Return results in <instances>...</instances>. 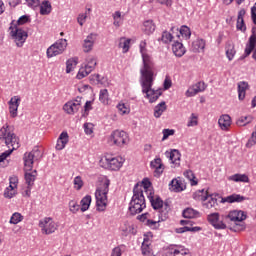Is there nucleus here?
<instances>
[{
    "label": "nucleus",
    "mask_w": 256,
    "mask_h": 256,
    "mask_svg": "<svg viewBox=\"0 0 256 256\" xmlns=\"http://www.w3.org/2000/svg\"><path fill=\"white\" fill-rule=\"evenodd\" d=\"M184 176L191 181V185H197V181L195 180V174L193 171L187 170L184 172Z\"/></svg>",
    "instance_id": "48"
},
{
    "label": "nucleus",
    "mask_w": 256,
    "mask_h": 256,
    "mask_svg": "<svg viewBox=\"0 0 256 256\" xmlns=\"http://www.w3.org/2000/svg\"><path fill=\"white\" fill-rule=\"evenodd\" d=\"M109 142L113 143V145H117V147H123V145H127L129 143V134L123 130H115L110 135Z\"/></svg>",
    "instance_id": "7"
},
{
    "label": "nucleus",
    "mask_w": 256,
    "mask_h": 256,
    "mask_svg": "<svg viewBox=\"0 0 256 256\" xmlns=\"http://www.w3.org/2000/svg\"><path fill=\"white\" fill-rule=\"evenodd\" d=\"M117 109L120 111V113H122V115H127V113H129V108H127L125 104H118Z\"/></svg>",
    "instance_id": "60"
},
{
    "label": "nucleus",
    "mask_w": 256,
    "mask_h": 256,
    "mask_svg": "<svg viewBox=\"0 0 256 256\" xmlns=\"http://www.w3.org/2000/svg\"><path fill=\"white\" fill-rule=\"evenodd\" d=\"M171 31H175V27H172ZM176 31H179L181 37H184L185 39H189V37H191V30L187 26H182L180 30L179 28H176Z\"/></svg>",
    "instance_id": "33"
},
{
    "label": "nucleus",
    "mask_w": 256,
    "mask_h": 256,
    "mask_svg": "<svg viewBox=\"0 0 256 256\" xmlns=\"http://www.w3.org/2000/svg\"><path fill=\"white\" fill-rule=\"evenodd\" d=\"M255 41H256V27H253L252 34L248 40V43L246 44L245 57H249V55L253 53V50L255 49Z\"/></svg>",
    "instance_id": "18"
},
{
    "label": "nucleus",
    "mask_w": 256,
    "mask_h": 256,
    "mask_svg": "<svg viewBox=\"0 0 256 256\" xmlns=\"http://www.w3.org/2000/svg\"><path fill=\"white\" fill-rule=\"evenodd\" d=\"M249 89V84L245 81L238 83V99L243 101L245 99V91Z\"/></svg>",
    "instance_id": "26"
},
{
    "label": "nucleus",
    "mask_w": 256,
    "mask_h": 256,
    "mask_svg": "<svg viewBox=\"0 0 256 256\" xmlns=\"http://www.w3.org/2000/svg\"><path fill=\"white\" fill-rule=\"evenodd\" d=\"M74 185L77 191H79L81 187H83V180L81 179V176H76L74 178Z\"/></svg>",
    "instance_id": "57"
},
{
    "label": "nucleus",
    "mask_w": 256,
    "mask_h": 256,
    "mask_svg": "<svg viewBox=\"0 0 256 256\" xmlns=\"http://www.w3.org/2000/svg\"><path fill=\"white\" fill-rule=\"evenodd\" d=\"M20 103H21V98L19 96L12 97L10 99V101L8 102L9 113H10V117H12V119H15V117H17V111L19 109Z\"/></svg>",
    "instance_id": "13"
},
{
    "label": "nucleus",
    "mask_w": 256,
    "mask_h": 256,
    "mask_svg": "<svg viewBox=\"0 0 256 256\" xmlns=\"http://www.w3.org/2000/svg\"><path fill=\"white\" fill-rule=\"evenodd\" d=\"M9 30L10 36L16 43L17 47H23V44L25 43V41H27V37H29L27 31L17 27V24L13 25V22L11 23Z\"/></svg>",
    "instance_id": "5"
},
{
    "label": "nucleus",
    "mask_w": 256,
    "mask_h": 256,
    "mask_svg": "<svg viewBox=\"0 0 256 256\" xmlns=\"http://www.w3.org/2000/svg\"><path fill=\"white\" fill-rule=\"evenodd\" d=\"M193 199H195V201H207V199H209V194L205 189L202 190H198L193 194Z\"/></svg>",
    "instance_id": "30"
},
{
    "label": "nucleus",
    "mask_w": 256,
    "mask_h": 256,
    "mask_svg": "<svg viewBox=\"0 0 256 256\" xmlns=\"http://www.w3.org/2000/svg\"><path fill=\"white\" fill-rule=\"evenodd\" d=\"M140 53L143 59V68L140 70L142 93L146 95V99H149V103H155L163 93L161 90L152 89L154 75L153 60L151 56L147 54V42H140Z\"/></svg>",
    "instance_id": "1"
},
{
    "label": "nucleus",
    "mask_w": 256,
    "mask_h": 256,
    "mask_svg": "<svg viewBox=\"0 0 256 256\" xmlns=\"http://www.w3.org/2000/svg\"><path fill=\"white\" fill-rule=\"evenodd\" d=\"M150 167H152V169H155V176L159 177L161 173H163V163L161 161V158H156L151 161Z\"/></svg>",
    "instance_id": "24"
},
{
    "label": "nucleus",
    "mask_w": 256,
    "mask_h": 256,
    "mask_svg": "<svg viewBox=\"0 0 256 256\" xmlns=\"http://www.w3.org/2000/svg\"><path fill=\"white\" fill-rule=\"evenodd\" d=\"M65 49H67V39H59L47 49L46 54L48 59L61 55Z\"/></svg>",
    "instance_id": "6"
},
{
    "label": "nucleus",
    "mask_w": 256,
    "mask_h": 256,
    "mask_svg": "<svg viewBox=\"0 0 256 256\" xmlns=\"http://www.w3.org/2000/svg\"><path fill=\"white\" fill-rule=\"evenodd\" d=\"M253 121V117L251 116H243L240 119L237 120L236 124L239 127H245V125H249Z\"/></svg>",
    "instance_id": "42"
},
{
    "label": "nucleus",
    "mask_w": 256,
    "mask_h": 256,
    "mask_svg": "<svg viewBox=\"0 0 256 256\" xmlns=\"http://www.w3.org/2000/svg\"><path fill=\"white\" fill-rule=\"evenodd\" d=\"M208 221L212 224L214 229H227V225L223 223V220H219V213L208 215Z\"/></svg>",
    "instance_id": "15"
},
{
    "label": "nucleus",
    "mask_w": 256,
    "mask_h": 256,
    "mask_svg": "<svg viewBox=\"0 0 256 256\" xmlns=\"http://www.w3.org/2000/svg\"><path fill=\"white\" fill-rule=\"evenodd\" d=\"M37 153H39V150L26 152L24 154V167L25 169H27V171H31V169H33V163L35 161V155H37Z\"/></svg>",
    "instance_id": "16"
},
{
    "label": "nucleus",
    "mask_w": 256,
    "mask_h": 256,
    "mask_svg": "<svg viewBox=\"0 0 256 256\" xmlns=\"http://www.w3.org/2000/svg\"><path fill=\"white\" fill-rule=\"evenodd\" d=\"M148 199L153 209H155V211H157V209H163V200L161 199V197L153 196V192L150 191Z\"/></svg>",
    "instance_id": "19"
},
{
    "label": "nucleus",
    "mask_w": 256,
    "mask_h": 256,
    "mask_svg": "<svg viewBox=\"0 0 256 256\" xmlns=\"http://www.w3.org/2000/svg\"><path fill=\"white\" fill-rule=\"evenodd\" d=\"M113 17V25L114 27H121V21L123 19V16L121 15V11H116L112 14Z\"/></svg>",
    "instance_id": "41"
},
{
    "label": "nucleus",
    "mask_w": 256,
    "mask_h": 256,
    "mask_svg": "<svg viewBox=\"0 0 256 256\" xmlns=\"http://www.w3.org/2000/svg\"><path fill=\"white\" fill-rule=\"evenodd\" d=\"M256 145V132H253L250 139L246 143V147L251 148Z\"/></svg>",
    "instance_id": "55"
},
{
    "label": "nucleus",
    "mask_w": 256,
    "mask_h": 256,
    "mask_svg": "<svg viewBox=\"0 0 256 256\" xmlns=\"http://www.w3.org/2000/svg\"><path fill=\"white\" fill-rule=\"evenodd\" d=\"M147 205L145 204V195H143V190L139 184L134 186L133 196L130 201L129 211L131 215H137L145 209Z\"/></svg>",
    "instance_id": "4"
},
{
    "label": "nucleus",
    "mask_w": 256,
    "mask_h": 256,
    "mask_svg": "<svg viewBox=\"0 0 256 256\" xmlns=\"http://www.w3.org/2000/svg\"><path fill=\"white\" fill-rule=\"evenodd\" d=\"M69 143V134L67 132H62L58 138L56 149L57 151H63L65 145Z\"/></svg>",
    "instance_id": "20"
},
{
    "label": "nucleus",
    "mask_w": 256,
    "mask_h": 256,
    "mask_svg": "<svg viewBox=\"0 0 256 256\" xmlns=\"http://www.w3.org/2000/svg\"><path fill=\"white\" fill-rule=\"evenodd\" d=\"M39 227L44 235H51L57 231V223L53 218L46 217L39 221Z\"/></svg>",
    "instance_id": "8"
},
{
    "label": "nucleus",
    "mask_w": 256,
    "mask_h": 256,
    "mask_svg": "<svg viewBox=\"0 0 256 256\" xmlns=\"http://www.w3.org/2000/svg\"><path fill=\"white\" fill-rule=\"evenodd\" d=\"M28 7H32V9H35V7H39V0H25Z\"/></svg>",
    "instance_id": "63"
},
{
    "label": "nucleus",
    "mask_w": 256,
    "mask_h": 256,
    "mask_svg": "<svg viewBox=\"0 0 256 256\" xmlns=\"http://www.w3.org/2000/svg\"><path fill=\"white\" fill-rule=\"evenodd\" d=\"M86 69L93 71L97 67V58L91 56L87 59V64L84 66Z\"/></svg>",
    "instance_id": "40"
},
{
    "label": "nucleus",
    "mask_w": 256,
    "mask_h": 256,
    "mask_svg": "<svg viewBox=\"0 0 256 256\" xmlns=\"http://www.w3.org/2000/svg\"><path fill=\"white\" fill-rule=\"evenodd\" d=\"M197 125V116L195 114L191 115V120L188 122L187 126L188 127H195Z\"/></svg>",
    "instance_id": "64"
},
{
    "label": "nucleus",
    "mask_w": 256,
    "mask_h": 256,
    "mask_svg": "<svg viewBox=\"0 0 256 256\" xmlns=\"http://www.w3.org/2000/svg\"><path fill=\"white\" fill-rule=\"evenodd\" d=\"M84 131L86 135H92L93 133V123H85L84 124Z\"/></svg>",
    "instance_id": "59"
},
{
    "label": "nucleus",
    "mask_w": 256,
    "mask_h": 256,
    "mask_svg": "<svg viewBox=\"0 0 256 256\" xmlns=\"http://www.w3.org/2000/svg\"><path fill=\"white\" fill-rule=\"evenodd\" d=\"M92 71L88 70V68H86V66L80 68L78 74H77V79H84V77H87V75H89V73H91Z\"/></svg>",
    "instance_id": "45"
},
{
    "label": "nucleus",
    "mask_w": 256,
    "mask_h": 256,
    "mask_svg": "<svg viewBox=\"0 0 256 256\" xmlns=\"http://www.w3.org/2000/svg\"><path fill=\"white\" fill-rule=\"evenodd\" d=\"M162 134H163L162 141H166V139H169V137H171V135H175V130H173V129H164L162 131Z\"/></svg>",
    "instance_id": "54"
},
{
    "label": "nucleus",
    "mask_w": 256,
    "mask_h": 256,
    "mask_svg": "<svg viewBox=\"0 0 256 256\" xmlns=\"http://www.w3.org/2000/svg\"><path fill=\"white\" fill-rule=\"evenodd\" d=\"M236 27L239 31H246L247 27L245 26V20L244 19H237Z\"/></svg>",
    "instance_id": "58"
},
{
    "label": "nucleus",
    "mask_w": 256,
    "mask_h": 256,
    "mask_svg": "<svg viewBox=\"0 0 256 256\" xmlns=\"http://www.w3.org/2000/svg\"><path fill=\"white\" fill-rule=\"evenodd\" d=\"M219 204L217 203V199L216 198H213V197H210V199L203 203V206L206 208V209H215Z\"/></svg>",
    "instance_id": "43"
},
{
    "label": "nucleus",
    "mask_w": 256,
    "mask_h": 256,
    "mask_svg": "<svg viewBox=\"0 0 256 256\" xmlns=\"http://www.w3.org/2000/svg\"><path fill=\"white\" fill-rule=\"evenodd\" d=\"M149 240L147 238H144V241L142 243V255H149Z\"/></svg>",
    "instance_id": "53"
},
{
    "label": "nucleus",
    "mask_w": 256,
    "mask_h": 256,
    "mask_svg": "<svg viewBox=\"0 0 256 256\" xmlns=\"http://www.w3.org/2000/svg\"><path fill=\"white\" fill-rule=\"evenodd\" d=\"M166 157H169L171 163L175 167H179L181 165V152L177 149H172L170 151L165 152Z\"/></svg>",
    "instance_id": "14"
},
{
    "label": "nucleus",
    "mask_w": 256,
    "mask_h": 256,
    "mask_svg": "<svg viewBox=\"0 0 256 256\" xmlns=\"http://www.w3.org/2000/svg\"><path fill=\"white\" fill-rule=\"evenodd\" d=\"M23 219L24 217L21 213L15 212L12 214L9 223L10 225H18V223H21V221H23Z\"/></svg>",
    "instance_id": "36"
},
{
    "label": "nucleus",
    "mask_w": 256,
    "mask_h": 256,
    "mask_svg": "<svg viewBox=\"0 0 256 256\" xmlns=\"http://www.w3.org/2000/svg\"><path fill=\"white\" fill-rule=\"evenodd\" d=\"M69 209L71 213H77L81 209V206L75 200H71L69 202Z\"/></svg>",
    "instance_id": "47"
},
{
    "label": "nucleus",
    "mask_w": 256,
    "mask_h": 256,
    "mask_svg": "<svg viewBox=\"0 0 256 256\" xmlns=\"http://www.w3.org/2000/svg\"><path fill=\"white\" fill-rule=\"evenodd\" d=\"M197 215H199V212L192 208H187L183 211V217L185 219H193L194 217H197Z\"/></svg>",
    "instance_id": "37"
},
{
    "label": "nucleus",
    "mask_w": 256,
    "mask_h": 256,
    "mask_svg": "<svg viewBox=\"0 0 256 256\" xmlns=\"http://www.w3.org/2000/svg\"><path fill=\"white\" fill-rule=\"evenodd\" d=\"M52 9L51 2L44 0L40 5V15H49Z\"/></svg>",
    "instance_id": "31"
},
{
    "label": "nucleus",
    "mask_w": 256,
    "mask_h": 256,
    "mask_svg": "<svg viewBox=\"0 0 256 256\" xmlns=\"http://www.w3.org/2000/svg\"><path fill=\"white\" fill-rule=\"evenodd\" d=\"M218 125L222 131H227L231 127V116L224 114L218 120Z\"/></svg>",
    "instance_id": "22"
},
{
    "label": "nucleus",
    "mask_w": 256,
    "mask_h": 256,
    "mask_svg": "<svg viewBox=\"0 0 256 256\" xmlns=\"http://www.w3.org/2000/svg\"><path fill=\"white\" fill-rule=\"evenodd\" d=\"M169 186H170V189H172V191H175L176 193L183 191V187H181V182H179V180L177 179H173L170 182Z\"/></svg>",
    "instance_id": "39"
},
{
    "label": "nucleus",
    "mask_w": 256,
    "mask_h": 256,
    "mask_svg": "<svg viewBox=\"0 0 256 256\" xmlns=\"http://www.w3.org/2000/svg\"><path fill=\"white\" fill-rule=\"evenodd\" d=\"M9 181H10L9 187H13L14 189H17V183H19V179H17V176L10 177Z\"/></svg>",
    "instance_id": "62"
},
{
    "label": "nucleus",
    "mask_w": 256,
    "mask_h": 256,
    "mask_svg": "<svg viewBox=\"0 0 256 256\" xmlns=\"http://www.w3.org/2000/svg\"><path fill=\"white\" fill-rule=\"evenodd\" d=\"M192 50L194 51V53L205 51V40L197 39L194 42H192Z\"/></svg>",
    "instance_id": "29"
},
{
    "label": "nucleus",
    "mask_w": 256,
    "mask_h": 256,
    "mask_svg": "<svg viewBox=\"0 0 256 256\" xmlns=\"http://www.w3.org/2000/svg\"><path fill=\"white\" fill-rule=\"evenodd\" d=\"M136 185L141 187V191H142V195H143V191H145L147 193V190L151 187V181H149V179H144L142 181V184L137 183Z\"/></svg>",
    "instance_id": "46"
},
{
    "label": "nucleus",
    "mask_w": 256,
    "mask_h": 256,
    "mask_svg": "<svg viewBox=\"0 0 256 256\" xmlns=\"http://www.w3.org/2000/svg\"><path fill=\"white\" fill-rule=\"evenodd\" d=\"M3 195H4L5 199H13V197H15V195H17V188H13V186H8L4 190Z\"/></svg>",
    "instance_id": "35"
},
{
    "label": "nucleus",
    "mask_w": 256,
    "mask_h": 256,
    "mask_svg": "<svg viewBox=\"0 0 256 256\" xmlns=\"http://www.w3.org/2000/svg\"><path fill=\"white\" fill-rule=\"evenodd\" d=\"M99 99L101 103H107V99H109V92L107 89H103L100 91Z\"/></svg>",
    "instance_id": "52"
},
{
    "label": "nucleus",
    "mask_w": 256,
    "mask_h": 256,
    "mask_svg": "<svg viewBox=\"0 0 256 256\" xmlns=\"http://www.w3.org/2000/svg\"><path fill=\"white\" fill-rule=\"evenodd\" d=\"M80 205H81L82 213H85V211H87V209H89V207L91 206V196L90 195L85 196L81 200Z\"/></svg>",
    "instance_id": "34"
},
{
    "label": "nucleus",
    "mask_w": 256,
    "mask_h": 256,
    "mask_svg": "<svg viewBox=\"0 0 256 256\" xmlns=\"http://www.w3.org/2000/svg\"><path fill=\"white\" fill-rule=\"evenodd\" d=\"M77 67V58H70L66 62V73H71Z\"/></svg>",
    "instance_id": "38"
},
{
    "label": "nucleus",
    "mask_w": 256,
    "mask_h": 256,
    "mask_svg": "<svg viewBox=\"0 0 256 256\" xmlns=\"http://www.w3.org/2000/svg\"><path fill=\"white\" fill-rule=\"evenodd\" d=\"M35 179H37V170L25 173V181L28 187L35 185Z\"/></svg>",
    "instance_id": "27"
},
{
    "label": "nucleus",
    "mask_w": 256,
    "mask_h": 256,
    "mask_svg": "<svg viewBox=\"0 0 256 256\" xmlns=\"http://www.w3.org/2000/svg\"><path fill=\"white\" fill-rule=\"evenodd\" d=\"M172 51L176 57H183L185 55V47H183V43L179 41L174 42Z\"/></svg>",
    "instance_id": "23"
},
{
    "label": "nucleus",
    "mask_w": 256,
    "mask_h": 256,
    "mask_svg": "<svg viewBox=\"0 0 256 256\" xmlns=\"http://www.w3.org/2000/svg\"><path fill=\"white\" fill-rule=\"evenodd\" d=\"M148 227H151V229H158L159 228V221L155 220H147Z\"/></svg>",
    "instance_id": "61"
},
{
    "label": "nucleus",
    "mask_w": 256,
    "mask_h": 256,
    "mask_svg": "<svg viewBox=\"0 0 256 256\" xmlns=\"http://www.w3.org/2000/svg\"><path fill=\"white\" fill-rule=\"evenodd\" d=\"M0 141L1 143H5L8 148L12 147V149L6 150L0 155V163H3L15 149H19V137L11 132L9 125H6L0 129Z\"/></svg>",
    "instance_id": "2"
},
{
    "label": "nucleus",
    "mask_w": 256,
    "mask_h": 256,
    "mask_svg": "<svg viewBox=\"0 0 256 256\" xmlns=\"http://www.w3.org/2000/svg\"><path fill=\"white\" fill-rule=\"evenodd\" d=\"M97 40V34L90 33L83 43V49L84 53H90V51H93V45H95V41Z\"/></svg>",
    "instance_id": "17"
},
{
    "label": "nucleus",
    "mask_w": 256,
    "mask_h": 256,
    "mask_svg": "<svg viewBox=\"0 0 256 256\" xmlns=\"http://www.w3.org/2000/svg\"><path fill=\"white\" fill-rule=\"evenodd\" d=\"M109 185H111V181L105 178L102 179L97 186L95 197L96 207L99 211H105V209H107V195L109 194Z\"/></svg>",
    "instance_id": "3"
},
{
    "label": "nucleus",
    "mask_w": 256,
    "mask_h": 256,
    "mask_svg": "<svg viewBox=\"0 0 256 256\" xmlns=\"http://www.w3.org/2000/svg\"><path fill=\"white\" fill-rule=\"evenodd\" d=\"M228 180L235 183H249V176L247 174H234L229 176Z\"/></svg>",
    "instance_id": "25"
},
{
    "label": "nucleus",
    "mask_w": 256,
    "mask_h": 256,
    "mask_svg": "<svg viewBox=\"0 0 256 256\" xmlns=\"http://www.w3.org/2000/svg\"><path fill=\"white\" fill-rule=\"evenodd\" d=\"M131 43V40L129 39H125V38H121L120 42H119V47L120 49H123V53H127V51H129V44Z\"/></svg>",
    "instance_id": "44"
},
{
    "label": "nucleus",
    "mask_w": 256,
    "mask_h": 256,
    "mask_svg": "<svg viewBox=\"0 0 256 256\" xmlns=\"http://www.w3.org/2000/svg\"><path fill=\"white\" fill-rule=\"evenodd\" d=\"M161 40L163 41V43H171V41H173V34H171L170 32L164 31L162 33Z\"/></svg>",
    "instance_id": "49"
},
{
    "label": "nucleus",
    "mask_w": 256,
    "mask_h": 256,
    "mask_svg": "<svg viewBox=\"0 0 256 256\" xmlns=\"http://www.w3.org/2000/svg\"><path fill=\"white\" fill-rule=\"evenodd\" d=\"M123 163H125V159L121 156L115 158H105V164L107 165V169L110 171H119L121 167H123Z\"/></svg>",
    "instance_id": "9"
},
{
    "label": "nucleus",
    "mask_w": 256,
    "mask_h": 256,
    "mask_svg": "<svg viewBox=\"0 0 256 256\" xmlns=\"http://www.w3.org/2000/svg\"><path fill=\"white\" fill-rule=\"evenodd\" d=\"M226 219H230V221H233L234 223H241L247 219V214L241 210H233L226 215Z\"/></svg>",
    "instance_id": "12"
},
{
    "label": "nucleus",
    "mask_w": 256,
    "mask_h": 256,
    "mask_svg": "<svg viewBox=\"0 0 256 256\" xmlns=\"http://www.w3.org/2000/svg\"><path fill=\"white\" fill-rule=\"evenodd\" d=\"M31 21V18L28 15L21 16L16 23L13 22V25H25L26 23H29Z\"/></svg>",
    "instance_id": "50"
},
{
    "label": "nucleus",
    "mask_w": 256,
    "mask_h": 256,
    "mask_svg": "<svg viewBox=\"0 0 256 256\" xmlns=\"http://www.w3.org/2000/svg\"><path fill=\"white\" fill-rule=\"evenodd\" d=\"M207 89V84L205 82H197L192 85L185 93L186 97H195L197 93H203Z\"/></svg>",
    "instance_id": "11"
},
{
    "label": "nucleus",
    "mask_w": 256,
    "mask_h": 256,
    "mask_svg": "<svg viewBox=\"0 0 256 256\" xmlns=\"http://www.w3.org/2000/svg\"><path fill=\"white\" fill-rule=\"evenodd\" d=\"M245 196L240 194H232L230 196L221 199V203H243L245 201Z\"/></svg>",
    "instance_id": "21"
},
{
    "label": "nucleus",
    "mask_w": 256,
    "mask_h": 256,
    "mask_svg": "<svg viewBox=\"0 0 256 256\" xmlns=\"http://www.w3.org/2000/svg\"><path fill=\"white\" fill-rule=\"evenodd\" d=\"M79 109H81V98L79 100L69 101L63 106V110L67 115H75Z\"/></svg>",
    "instance_id": "10"
},
{
    "label": "nucleus",
    "mask_w": 256,
    "mask_h": 256,
    "mask_svg": "<svg viewBox=\"0 0 256 256\" xmlns=\"http://www.w3.org/2000/svg\"><path fill=\"white\" fill-rule=\"evenodd\" d=\"M159 3L160 5H165L166 7H171L173 5V0H150V3Z\"/></svg>",
    "instance_id": "56"
},
{
    "label": "nucleus",
    "mask_w": 256,
    "mask_h": 256,
    "mask_svg": "<svg viewBox=\"0 0 256 256\" xmlns=\"http://www.w3.org/2000/svg\"><path fill=\"white\" fill-rule=\"evenodd\" d=\"M143 31L146 35H151L155 31V23L152 20H147L143 24Z\"/></svg>",
    "instance_id": "32"
},
{
    "label": "nucleus",
    "mask_w": 256,
    "mask_h": 256,
    "mask_svg": "<svg viewBox=\"0 0 256 256\" xmlns=\"http://www.w3.org/2000/svg\"><path fill=\"white\" fill-rule=\"evenodd\" d=\"M122 231H123V235H125V237H127V235H129V234L137 235V230L135 229V227H133V225L126 226V228L123 229Z\"/></svg>",
    "instance_id": "51"
},
{
    "label": "nucleus",
    "mask_w": 256,
    "mask_h": 256,
    "mask_svg": "<svg viewBox=\"0 0 256 256\" xmlns=\"http://www.w3.org/2000/svg\"><path fill=\"white\" fill-rule=\"evenodd\" d=\"M165 111H167V104L165 103V101H163L155 106L154 117H156V119H159V117H161V115H163Z\"/></svg>",
    "instance_id": "28"
}]
</instances>
